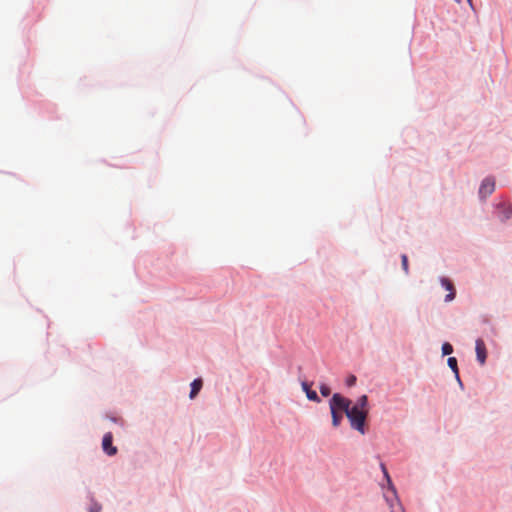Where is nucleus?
I'll use <instances>...</instances> for the list:
<instances>
[{
    "mask_svg": "<svg viewBox=\"0 0 512 512\" xmlns=\"http://www.w3.org/2000/svg\"><path fill=\"white\" fill-rule=\"evenodd\" d=\"M342 412L347 415L349 423L353 430L364 434V423L366 422L368 414V401L367 396L363 395L356 400L355 405H348L347 409H342Z\"/></svg>",
    "mask_w": 512,
    "mask_h": 512,
    "instance_id": "1",
    "label": "nucleus"
},
{
    "mask_svg": "<svg viewBox=\"0 0 512 512\" xmlns=\"http://www.w3.org/2000/svg\"><path fill=\"white\" fill-rule=\"evenodd\" d=\"M349 404H352L349 399L336 393L331 397L329 402L330 413H331V424L333 427L341 425L342 421V409H346Z\"/></svg>",
    "mask_w": 512,
    "mask_h": 512,
    "instance_id": "2",
    "label": "nucleus"
},
{
    "mask_svg": "<svg viewBox=\"0 0 512 512\" xmlns=\"http://www.w3.org/2000/svg\"><path fill=\"white\" fill-rule=\"evenodd\" d=\"M381 470H383L384 477H385V479H387L388 487H390V491H391V495H392V499L388 498V496H385V498H387V502H388V504H390L391 512H395L393 510V503L396 502V504L399 505V500L397 499V496H396V490H395V487L392 485L391 478L389 477L388 471L386 470L384 464H381ZM399 509H402V507L399 506ZM401 511L403 512V510H401Z\"/></svg>",
    "mask_w": 512,
    "mask_h": 512,
    "instance_id": "3",
    "label": "nucleus"
},
{
    "mask_svg": "<svg viewBox=\"0 0 512 512\" xmlns=\"http://www.w3.org/2000/svg\"><path fill=\"white\" fill-rule=\"evenodd\" d=\"M494 191V179L492 177H486L484 181H482L480 186V197L486 199L488 196L492 195Z\"/></svg>",
    "mask_w": 512,
    "mask_h": 512,
    "instance_id": "4",
    "label": "nucleus"
},
{
    "mask_svg": "<svg viewBox=\"0 0 512 512\" xmlns=\"http://www.w3.org/2000/svg\"><path fill=\"white\" fill-rule=\"evenodd\" d=\"M102 448L104 453L110 456H114L117 453V447L112 445V434L110 432L104 434L102 440Z\"/></svg>",
    "mask_w": 512,
    "mask_h": 512,
    "instance_id": "5",
    "label": "nucleus"
},
{
    "mask_svg": "<svg viewBox=\"0 0 512 512\" xmlns=\"http://www.w3.org/2000/svg\"><path fill=\"white\" fill-rule=\"evenodd\" d=\"M475 353H477V360L481 365L485 364L486 361V346L485 342L478 338L475 340Z\"/></svg>",
    "mask_w": 512,
    "mask_h": 512,
    "instance_id": "6",
    "label": "nucleus"
},
{
    "mask_svg": "<svg viewBox=\"0 0 512 512\" xmlns=\"http://www.w3.org/2000/svg\"><path fill=\"white\" fill-rule=\"evenodd\" d=\"M441 284L442 287H444L449 292V294L445 296V302L449 303L456 296V294L454 293L453 283H451L450 280L447 278H441Z\"/></svg>",
    "mask_w": 512,
    "mask_h": 512,
    "instance_id": "7",
    "label": "nucleus"
},
{
    "mask_svg": "<svg viewBox=\"0 0 512 512\" xmlns=\"http://www.w3.org/2000/svg\"><path fill=\"white\" fill-rule=\"evenodd\" d=\"M301 387H302V390H304V392L306 394V398H308L309 401H315L318 403L320 402L319 396L317 395V393L314 390L310 389V385L307 382H302Z\"/></svg>",
    "mask_w": 512,
    "mask_h": 512,
    "instance_id": "8",
    "label": "nucleus"
},
{
    "mask_svg": "<svg viewBox=\"0 0 512 512\" xmlns=\"http://www.w3.org/2000/svg\"><path fill=\"white\" fill-rule=\"evenodd\" d=\"M499 209L502 210L500 213V220L505 221L512 216V207L509 204L503 203L499 205Z\"/></svg>",
    "mask_w": 512,
    "mask_h": 512,
    "instance_id": "9",
    "label": "nucleus"
},
{
    "mask_svg": "<svg viewBox=\"0 0 512 512\" xmlns=\"http://www.w3.org/2000/svg\"><path fill=\"white\" fill-rule=\"evenodd\" d=\"M202 387V380L201 379H195L193 380L192 384H190V399H194L195 396H197L198 392L201 390Z\"/></svg>",
    "mask_w": 512,
    "mask_h": 512,
    "instance_id": "10",
    "label": "nucleus"
},
{
    "mask_svg": "<svg viewBox=\"0 0 512 512\" xmlns=\"http://www.w3.org/2000/svg\"><path fill=\"white\" fill-rule=\"evenodd\" d=\"M448 366L452 369L453 373H455L456 379L459 380L460 377H458L457 359L455 357L448 358Z\"/></svg>",
    "mask_w": 512,
    "mask_h": 512,
    "instance_id": "11",
    "label": "nucleus"
},
{
    "mask_svg": "<svg viewBox=\"0 0 512 512\" xmlns=\"http://www.w3.org/2000/svg\"><path fill=\"white\" fill-rule=\"evenodd\" d=\"M453 352V346L450 343L442 344V355H450Z\"/></svg>",
    "mask_w": 512,
    "mask_h": 512,
    "instance_id": "12",
    "label": "nucleus"
},
{
    "mask_svg": "<svg viewBox=\"0 0 512 512\" xmlns=\"http://www.w3.org/2000/svg\"><path fill=\"white\" fill-rule=\"evenodd\" d=\"M319 390H320V394H322V396H324V397L330 396L331 390H330V387L327 386V384H320Z\"/></svg>",
    "mask_w": 512,
    "mask_h": 512,
    "instance_id": "13",
    "label": "nucleus"
},
{
    "mask_svg": "<svg viewBox=\"0 0 512 512\" xmlns=\"http://www.w3.org/2000/svg\"><path fill=\"white\" fill-rule=\"evenodd\" d=\"M101 506L97 502H93L91 507H89V512H100Z\"/></svg>",
    "mask_w": 512,
    "mask_h": 512,
    "instance_id": "14",
    "label": "nucleus"
},
{
    "mask_svg": "<svg viewBox=\"0 0 512 512\" xmlns=\"http://www.w3.org/2000/svg\"><path fill=\"white\" fill-rule=\"evenodd\" d=\"M401 261H402V269H403V271H405L407 273V270L409 268L407 267V256H406V254H402Z\"/></svg>",
    "mask_w": 512,
    "mask_h": 512,
    "instance_id": "15",
    "label": "nucleus"
},
{
    "mask_svg": "<svg viewBox=\"0 0 512 512\" xmlns=\"http://www.w3.org/2000/svg\"><path fill=\"white\" fill-rule=\"evenodd\" d=\"M355 382H356V377L354 375L348 377V380H347V385L348 386L355 385Z\"/></svg>",
    "mask_w": 512,
    "mask_h": 512,
    "instance_id": "16",
    "label": "nucleus"
},
{
    "mask_svg": "<svg viewBox=\"0 0 512 512\" xmlns=\"http://www.w3.org/2000/svg\"><path fill=\"white\" fill-rule=\"evenodd\" d=\"M468 5H470V8H474V5L472 4V0H467Z\"/></svg>",
    "mask_w": 512,
    "mask_h": 512,
    "instance_id": "17",
    "label": "nucleus"
},
{
    "mask_svg": "<svg viewBox=\"0 0 512 512\" xmlns=\"http://www.w3.org/2000/svg\"><path fill=\"white\" fill-rule=\"evenodd\" d=\"M455 1H456V3H460L461 2V0H455Z\"/></svg>",
    "mask_w": 512,
    "mask_h": 512,
    "instance_id": "18",
    "label": "nucleus"
}]
</instances>
